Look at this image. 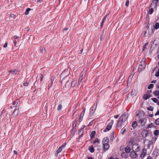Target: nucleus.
Returning a JSON list of instances; mask_svg holds the SVG:
<instances>
[{
	"mask_svg": "<svg viewBox=\"0 0 159 159\" xmlns=\"http://www.w3.org/2000/svg\"><path fill=\"white\" fill-rule=\"evenodd\" d=\"M146 64L145 63V60L143 59L140 62L138 68V71L139 72H142L144 70L145 68Z\"/></svg>",
	"mask_w": 159,
	"mask_h": 159,
	"instance_id": "nucleus-1",
	"label": "nucleus"
},
{
	"mask_svg": "<svg viewBox=\"0 0 159 159\" xmlns=\"http://www.w3.org/2000/svg\"><path fill=\"white\" fill-rule=\"evenodd\" d=\"M113 120H111L110 122L107 126L106 129L103 130L104 132H107L111 129L112 126L113 124Z\"/></svg>",
	"mask_w": 159,
	"mask_h": 159,
	"instance_id": "nucleus-2",
	"label": "nucleus"
},
{
	"mask_svg": "<svg viewBox=\"0 0 159 159\" xmlns=\"http://www.w3.org/2000/svg\"><path fill=\"white\" fill-rule=\"evenodd\" d=\"M128 114L126 112L123 113L120 117V118L122 119L125 122L128 118Z\"/></svg>",
	"mask_w": 159,
	"mask_h": 159,
	"instance_id": "nucleus-3",
	"label": "nucleus"
},
{
	"mask_svg": "<svg viewBox=\"0 0 159 159\" xmlns=\"http://www.w3.org/2000/svg\"><path fill=\"white\" fill-rule=\"evenodd\" d=\"M125 122V121L120 118L116 124V127H120L122 125L123 123Z\"/></svg>",
	"mask_w": 159,
	"mask_h": 159,
	"instance_id": "nucleus-4",
	"label": "nucleus"
},
{
	"mask_svg": "<svg viewBox=\"0 0 159 159\" xmlns=\"http://www.w3.org/2000/svg\"><path fill=\"white\" fill-rule=\"evenodd\" d=\"M142 136L144 138H146L148 134V131L147 130H144L141 133Z\"/></svg>",
	"mask_w": 159,
	"mask_h": 159,
	"instance_id": "nucleus-5",
	"label": "nucleus"
},
{
	"mask_svg": "<svg viewBox=\"0 0 159 159\" xmlns=\"http://www.w3.org/2000/svg\"><path fill=\"white\" fill-rule=\"evenodd\" d=\"M124 78V76L123 75V73H121L119 75L118 79H117L116 81V82H119V83H121L122 82V80H123Z\"/></svg>",
	"mask_w": 159,
	"mask_h": 159,
	"instance_id": "nucleus-6",
	"label": "nucleus"
},
{
	"mask_svg": "<svg viewBox=\"0 0 159 159\" xmlns=\"http://www.w3.org/2000/svg\"><path fill=\"white\" fill-rule=\"evenodd\" d=\"M85 111V108L84 107L83 108V111L82 112V113H81L79 119V121L80 122H81L83 118L84 114Z\"/></svg>",
	"mask_w": 159,
	"mask_h": 159,
	"instance_id": "nucleus-7",
	"label": "nucleus"
},
{
	"mask_svg": "<svg viewBox=\"0 0 159 159\" xmlns=\"http://www.w3.org/2000/svg\"><path fill=\"white\" fill-rule=\"evenodd\" d=\"M19 108L18 107H15V109H14V111L13 112L12 115L14 116H16L19 112Z\"/></svg>",
	"mask_w": 159,
	"mask_h": 159,
	"instance_id": "nucleus-8",
	"label": "nucleus"
},
{
	"mask_svg": "<svg viewBox=\"0 0 159 159\" xmlns=\"http://www.w3.org/2000/svg\"><path fill=\"white\" fill-rule=\"evenodd\" d=\"M147 119L146 118H143L142 119H140L139 120V122L140 123L142 126H143L145 125V123L146 122Z\"/></svg>",
	"mask_w": 159,
	"mask_h": 159,
	"instance_id": "nucleus-9",
	"label": "nucleus"
},
{
	"mask_svg": "<svg viewBox=\"0 0 159 159\" xmlns=\"http://www.w3.org/2000/svg\"><path fill=\"white\" fill-rule=\"evenodd\" d=\"M103 147L104 152H105L106 151L108 150L110 147V145L109 143L107 144H103Z\"/></svg>",
	"mask_w": 159,
	"mask_h": 159,
	"instance_id": "nucleus-10",
	"label": "nucleus"
},
{
	"mask_svg": "<svg viewBox=\"0 0 159 159\" xmlns=\"http://www.w3.org/2000/svg\"><path fill=\"white\" fill-rule=\"evenodd\" d=\"M96 107H95V105H93L90 111V115H93L94 114Z\"/></svg>",
	"mask_w": 159,
	"mask_h": 159,
	"instance_id": "nucleus-11",
	"label": "nucleus"
},
{
	"mask_svg": "<svg viewBox=\"0 0 159 159\" xmlns=\"http://www.w3.org/2000/svg\"><path fill=\"white\" fill-rule=\"evenodd\" d=\"M157 3L158 2H157L156 3V1L153 0L150 6V7L155 8L157 5Z\"/></svg>",
	"mask_w": 159,
	"mask_h": 159,
	"instance_id": "nucleus-12",
	"label": "nucleus"
},
{
	"mask_svg": "<svg viewBox=\"0 0 159 159\" xmlns=\"http://www.w3.org/2000/svg\"><path fill=\"white\" fill-rule=\"evenodd\" d=\"M84 77L83 72H82L80 75V77L79 78V80L78 82V85H79L80 83L83 80Z\"/></svg>",
	"mask_w": 159,
	"mask_h": 159,
	"instance_id": "nucleus-13",
	"label": "nucleus"
},
{
	"mask_svg": "<svg viewBox=\"0 0 159 159\" xmlns=\"http://www.w3.org/2000/svg\"><path fill=\"white\" fill-rule=\"evenodd\" d=\"M77 121V120H76L75 124V126H74V124H73V129L71 131V134H72L73 135H74L75 132V129H76L75 127L76 126Z\"/></svg>",
	"mask_w": 159,
	"mask_h": 159,
	"instance_id": "nucleus-14",
	"label": "nucleus"
},
{
	"mask_svg": "<svg viewBox=\"0 0 159 159\" xmlns=\"http://www.w3.org/2000/svg\"><path fill=\"white\" fill-rule=\"evenodd\" d=\"M130 156L133 158H135L137 157V155L134 151H132L130 152Z\"/></svg>",
	"mask_w": 159,
	"mask_h": 159,
	"instance_id": "nucleus-15",
	"label": "nucleus"
},
{
	"mask_svg": "<svg viewBox=\"0 0 159 159\" xmlns=\"http://www.w3.org/2000/svg\"><path fill=\"white\" fill-rule=\"evenodd\" d=\"M84 130H83V129L80 128L78 131V134L79 135V138H81L83 135Z\"/></svg>",
	"mask_w": 159,
	"mask_h": 159,
	"instance_id": "nucleus-16",
	"label": "nucleus"
},
{
	"mask_svg": "<svg viewBox=\"0 0 159 159\" xmlns=\"http://www.w3.org/2000/svg\"><path fill=\"white\" fill-rule=\"evenodd\" d=\"M109 139L108 137L104 138L102 141V143L103 144H107L109 143Z\"/></svg>",
	"mask_w": 159,
	"mask_h": 159,
	"instance_id": "nucleus-17",
	"label": "nucleus"
},
{
	"mask_svg": "<svg viewBox=\"0 0 159 159\" xmlns=\"http://www.w3.org/2000/svg\"><path fill=\"white\" fill-rule=\"evenodd\" d=\"M121 156L123 158H127L128 155L126 153V152H122L121 153Z\"/></svg>",
	"mask_w": 159,
	"mask_h": 159,
	"instance_id": "nucleus-18",
	"label": "nucleus"
},
{
	"mask_svg": "<svg viewBox=\"0 0 159 159\" xmlns=\"http://www.w3.org/2000/svg\"><path fill=\"white\" fill-rule=\"evenodd\" d=\"M146 150L145 149H143V152L140 154V156L141 158L144 157L146 154Z\"/></svg>",
	"mask_w": 159,
	"mask_h": 159,
	"instance_id": "nucleus-19",
	"label": "nucleus"
},
{
	"mask_svg": "<svg viewBox=\"0 0 159 159\" xmlns=\"http://www.w3.org/2000/svg\"><path fill=\"white\" fill-rule=\"evenodd\" d=\"M18 72V70L16 69L14 70H11L9 71V72H10L11 74H14V75L16 74Z\"/></svg>",
	"mask_w": 159,
	"mask_h": 159,
	"instance_id": "nucleus-20",
	"label": "nucleus"
},
{
	"mask_svg": "<svg viewBox=\"0 0 159 159\" xmlns=\"http://www.w3.org/2000/svg\"><path fill=\"white\" fill-rule=\"evenodd\" d=\"M88 149L92 153L94 152L95 151V149L92 145L89 146L88 148Z\"/></svg>",
	"mask_w": 159,
	"mask_h": 159,
	"instance_id": "nucleus-21",
	"label": "nucleus"
},
{
	"mask_svg": "<svg viewBox=\"0 0 159 159\" xmlns=\"http://www.w3.org/2000/svg\"><path fill=\"white\" fill-rule=\"evenodd\" d=\"M61 148L60 147H59V148L57 150V151H56L55 153V156L56 157H57L58 156V154L60 152H61Z\"/></svg>",
	"mask_w": 159,
	"mask_h": 159,
	"instance_id": "nucleus-22",
	"label": "nucleus"
},
{
	"mask_svg": "<svg viewBox=\"0 0 159 159\" xmlns=\"http://www.w3.org/2000/svg\"><path fill=\"white\" fill-rule=\"evenodd\" d=\"M125 152L127 153L130 152L131 149L130 147L129 146H126L125 149Z\"/></svg>",
	"mask_w": 159,
	"mask_h": 159,
	"instance_id": "nucleus-23",
	"label": "nucleus"
},
{
	"mask_svg": "<svg viewBox=\"0 0 159 159\" xmlns=\"http://www.w3.org/2000/svg\"><path fill=\"white\" fill-rule=\"evenodd\" d=\"M40 52L42 53H44L45 52V49L44 47L41 46L40 48Z\"/></svg>",
	"mask_w": 159,
	"mask_h": 159,
	"instance_id": "nucleus-24",
	"label": "nucleus"
},
{
	"mask_svg": "<svg viewBox=\"0 0 159 159\" xmlns=\"http://www.w3.org/2000/svg\"><path fill=\"white\" fill-rule=\"evenodd\" d=\"M96 134V132L95 131H93L91 132V135H90V138L91 139L93 138Z\"/></svg>",
	"mask_w": 159,
	"mask_h": 159,
	"instance_id": "nucleus-25",
	"label": "nucleus"
},
{
	"mask_svg": "<svg viewBox=\"0 0 159 159\" xmlns=\"http://www.w3.org/2000/svg\"><path fill=\"white\" fill-rule=\"evenodd\" d=\"M19 100L18 99L15 100L13 103V105L16 107L17 105Z\"/></svg>",
	"mask_w": 159,
	"mask_h": 159,
	"instance_id": "nucleus-26",
	"label": "nucleus"
},
{
	"mask_svg": "<svg viewBox=\"0 0 159 159\" xmlns=\"http://www.w3.org/2000/svg\"><path fill=\"white\" fill-rule=\"evenodd\" d=\"M115 132L113 131L112 133V134L110 137V140H112V141L114 139L115 137Z\"/></svg>",
	"mask_w": 159,
	"mask_h": 159,
	"instance_id": "nucleus-27",
	"label": "nucleus"
},
{
	"mask_svg": "<svg viewBox=\"0 0 159 159\" xmlns=\"http://www.w3.org/2000/svg\"><path fill=\"white\" fill-rule=\"evenodd\" d=\"M153 93L155 96H159V91L158 90H155Z\"/></svg>",
	"mask_w": 159,
	"mask_h": 159,
	"instance_id": "nucleus-28",
	"label": "nucleus"
},
{
	"mask_svg": "<svg viewBox=\"0 0 159 159\" xmlns=\"http://www.w3.org/2000/svg\"><path fill=\"white\" fill-rule=\"evenodd\" d=\"M154 28L155 29H157L159 28V23H156L155 25L154 26Z\"/></svg>",
	"mask_w": 159,
	"mask_h": 159,
	"instance_id": "nucleus-29",
	"label": "nucleus"
},
{
	"mask_svg": "<svg viewBox=\"0 0 159 159\" xmlns=\"http://www.w3.org/2000/svg\"><path fill=\"white\" fill-rule=\"evenodd\" d=\"M137 125V124L136 121H134L132 124V126L134 128H136Z\"/></svg>",
	"mask_w": 159,
	"mask_h": 159,
	"instance_id": "nucleus-30",
	"label": "nucleus"
},
{
	"mask_svg": "<svg viewBox=\"0 0 159 159\" xmlns=\"http://www.w3.org/2000/svg\"><path fill=\"white\" fill-rule=\"evenodd\" d=\"M76 83V81L75 80H74L72 81L71 84V86L72 87H73L75 85Z\"/></svg>",
	"mask_w": 159,
	"mask_h": 159,
	"instance_id": "nucleus-31",
	"label": "nucleus"
},
{
	"mask_svg": "<svg viewBox=\"0 0 159 159\" xmlns=\"http://www.w3.org/2000/svg\"><path fill=\"white\" fill-rule=\"evenodd\" d=\"M104 34L103 32L100 35V40L101 41H102L103 39H104Z\"/></svg>",
	"mask_w": 159,
	"mask_h": 159,
	"instance_id": "nucleus-32",
	"label": "nucleus"
},
{
	"mask_svg": "<svg viewBox=\"0 0 159 159\" xmlns=\"http://www.w3.org/2000/svg\"><path fill=\"white\" fill-rule=\"evenodd\" d=\"M54 79L55 77L54 76H51V79L49 81L51 82L52 84H53L54 82V83H55V82H54Z\"/></svg>",
	"mask_w": 159,
	"mask_h": 159,
	"instance_id": "nucleus-33",
	"label": "nucleus"
},
{
	"mask_svg": "<svg viewBox=\"0 0 159 159\" xmlns=\"http://www.w3.org/2000/svg\"><path fill=\"white\" fill-rule=\"evenodd\" d=\"M143 98L145 100H146L147 99L149 98V97L147 94H145L143 97Z\"/></svg>",
	"mask_w": 159,
	"mask_h": 159,
	"instance_id": "nucleus-34",
	"label": "nucleus"
},
{
	"mask_svg": "<svg viewBox=\"0 0 159 159\" xmlns=\"http://www.w3.org/2000/svg\"><path fill=\"white\" fill-rule=\"evenodd\" d=\"M97 143L98 144H99L100 143V142L99 140V139L97 138H96L95 140H94L93 141V143L95 144Z\"/></svg>",
	"mask_w": 159,
	"mask_h": 159,
	"instance_id": "nucleus-35",
	"label": "nucleus"
},
{
	"mask_svg": "<svg viewBox=\"0 0 159 159\" xmlns=\"http://www.w3.org/2000/svg\"><path fill=\"white\" fill-rule=\"evenodd\" d=\"M31 10V9L30 8H27L25 12V14L26 15H28L29 13V12Z\"/></svg>",
	"mask_w": 159,
	"mask_h": 159,
	"instance_id": "nucleus-36",
	"label": "nucleus"
},
{
	"mask_svg": "<svg viewBox=\"0 0 159 159\" xmlns=\"http://www.w3.org/2000/svg\"><path fill=\"white\" fill-rule=\"evenodd\" d=\"M154 134L156 136H157L159 135V130H156L154 133Z\"/></svg>",
	"mask_w": 159,
	"mask_h": 159,
	"instance_id": "nucleus-37",
	"label": "nucleus"
},
{
	"mask_svg": "<svg viewBox=\"0 0 159 159\" xmlns=\"http://www.w3.org/2000/svg\"><path fill=\"white\" fill-rule=\"evenodd\" d=\"M131 95L134 96V95H136V91L135 89L132 90L131 92Z\"/></svg>",
	"mask_w": 159,
	"mask_h": 159,
	"instance_id": "nucleus-38",
	"label": "nucleus"
},
{
	"mask_svg": "<svg viewBox=\"0 0 159 159\" xmlns=\"http://www.w3.org/2000/svg\"><path fill=\"white\" fill-rule=\"evenodd\" d=\"M48 89H49L50 88H51V86H52L53 84H52L51 82H50L49 81H48Z\"/></svg>",
	"mask_w": 159,
	"mask_h": 159,
	"instance_id": "nucleus-39",
	"label": "nucleus"
},
{
	"mask_svg": "<svg viewBox=\"0 0 159 159\" xmlns=\"http://www.w3.org/2000/svg\"><path fill=\"white\" fill-rule=\"evenodd\" d=\"M153 9L152 8H151L149 10L148 13L150 14H152L153 13Z\"/></svg>",
	"mask_w": 159,
	"mask_h": 159,
	"instance_id": "nucleus-40",
	"label": "nucleus"
},
{
	"mask_svg": "<svg viewBox=\"0 0 159 159\" xmlns=\"http://www.w3.org/2000/svg\"><path fill=\"white\" fill-rule=\"evenodd\" d=\"M62 108V105L61 104H59L58 107L57 109L58 111L61 110Z\"/></svg>",
	"mask_w": 159,
	"mask_h": 159,
	"instance_id": "nucleus-41",
	"label": "nucleus"
},
{
	"mask_svg": "<svg viewBox=\"0 0 159 159\" xmlns=\"http://www.w3.org/2000/svg\"><path fill=\"white\" fill-rule=\"evenodd\" d=\"M151 100L155 103L157 102L158 99L156 98H151Z\"/></svg>",
	"mask_w": 159,
	"mask_h": 159,
	"instance_id": "nucleus-42",
	"label": "nucleus"
},
{
	"mask_svg": "<svg viewBox=\"0 0 159 159\" xmlns=\"http://www.w3.org/2000/svg\"><path fill=\"white\" fill-rule=\"evenodd\" d=\"M154 85L153 84H150L148 86V89H152L153 88Z\"/></svg>",
	"mask_w": 159,
	"mask_h": 159,
	"instance_id": "nucleus-43",
	"label": "nucleus"
},
{
	"mask_svg": "<svg viewBox=\"0 0 159 159\" xmlns=\"http://www.w3.org/2000/svg\"><path fill=\"white\" fill-rule=\"evenodd\" d=\"M147 109L149 111H152L153 110V107L151 106H150L148 107Z\"/></svg>",
	"mask_w": 159,
	"mask_h": 159,
	"instance_id": "nucleus-44",
	"label": "nucleus"
},
{
	"mask_svg": "<svg viewBox=\"0 0 159 159\" xmlns=\"http://www.w3.org/2000/svg\"><path fill=\"white\" fill-rule=\"evenodd\" d=\"M155 123L156 125H159V118L157 119L155 122Z\"/></svg>",
	"mask_w": 159,
	"mask_h": 159,
	"instance_id": "nucleus-45",
	"label": "nucleus"
},
{
	"mask_svg": "<svg viewBox=\"0 0 159 159\" xmlns=\"http://www.w3.org/2000/svg\"><path fill=\"white\" fill-rule=\"evenodd\" d=\"M135 145L137 147L136 149H135L136 151H139V146L137 144H135L134 145V146Z\"/></svg>",
	"mask_w": 159,
	"mask_h": 159,
	"instance_id": "nucleus-46",
	"label": "nucleus"
},
{
	"mask_svg": "<svg viewBox=\"0 0 159 159\" xmlns=\"http://www.w3.org/2000/svg\"><path fill=\"white\" fill-rule=\"evenodd\" d=\"M66 142L64 143L61 146H60V147L61 148H64L66 146Z\"/></svg>",
	"mask_w": 159,
	"mask_h": 159,
	"instance_id": "nucleus-47",
	"label": "nucleus"
},
{
	"mask_svg": "<svg viewBox=\"0 0 159 159\" xmlns=\"http://www.w3.org/2000/svg\"><path fill=\"white\" fill-rule=\"evenodd\" d=\"M126 131V129L125 128V127H124L123 129H122V134H123Z\"/></svg>",
	"mask_w": 159,
	"mask_h": 159,
	"instance_id": "nucleus-48",
	"label": "nucleus"
},
{
	"mask_svg": "<svg viewBox=\"0 0 159 159\" xmlns=\"http://www.w3.org/2000/svg\"><path fill=\"white\" fill-rule=\"evenodd\" d=\"M148 44V43H146L143 46V50L144 51L145 50V49L146 48V45H147Z\"/></svg>",
	"mask_w": 159,
	"mask_h": 159,
	"instance_id": "nucleus-49",
	"label": "nucleus"
},
{
	"mask_svg": "<svg viewBox=\"0 0 159 159\" xmlns=\"http://www.w3.org/2000/svg\"><path fill=\"white\" fill-rule=\"evenodd\" d=\"M133 142H134V141L133 139H130L129 141V145H132Z\"/></svg>",
	"mask_w": 159,
	"mask_h": 159,
	"instance_id": "nucleus-50",
	"label": "nucleus"
},
{
	"mask_svg": "<svg viewBox=\"0 0 159 159\" xmlns=\"http://www.w3.org/2000/svg\"><path fill=\"white\" fill-rule=\"evenodd\" d=\"M129 0H127L126 3H125V5L126 7H128V6L129 5Z\"/></svg>",
	"mask_w": 159,
	"mask_h": 159,
	"instance_id": "nucleus-51",
	"label": "nucleus"
},
{
	"mask_svg": "<svg viewBox=\"0 0 159 159\" xmlns=\"http://www.w3.org/2000/svg\"><path fill=\"white\" fill-rule=\"evenodd\" d=\"M104 21H104V20H102V22L101 24V28H102L103 27V24H104Z\"/></svg>",
	"mask_w": 159,
	"mask_h": 159,
	"instance_id": "nucleus-52",
	"label": "nucleus"
},
{
	"mask_svg": "<svg viewBox=\"0 0 159 159\" xmlns=\"http://www.w3.org/2000/svg\"><path fill=\"white\" fill-rule=\"evenodd\" d=\"M155 76L157 77L159 76V71L158 70L156 72Z\"/></svg>",
	"mask_w": 159,
	"mask_h": 159,
	"instance_id": "nucleus-53",
	"label": "nucleus"
},
{
	"mask_svg": "<svg viewBox=\"0 0 159 159\" xmlns=\"http://www.w3.org/2000/svg\"><path fill=\"white\" fill-rule=\"evenodd\" d=\"M23 84L25 86H27L28 85V84L27 82H26L24 83Z\"/></svg>",
	"mask_w": 159,
	"mask_h": 159,
	"instance_id": "nucleus-54",
	"label": "nucleus"
},
{
	"mask_svg": "<svg viewBox=\"0 0 159 159\" xmlns=\"http://www.w3.org/2000/svg\"><path fill=\"white\" fill-rule=\"evenodd\" d=\"M108 15V14H107L105 16V17H104L103 19V20H104V21H105L106 20V18H107V15Z\"/></svg>",
	"mask_w": 159,
	"mask_h": 159,
	"instance_id": "nucleus-55",
	"label": "nucleus"
},
{
	"mask_svg": "<svg viewBox=\"0 0 159 159\" xmlns=\"http://www.w3.org/2000/svg\"><path fill=\"white\" fill-rule=\"evenodd\" d=\"M93 121L90 122L89 123L88 125V126H91L93 124Z\"/></svg>",
	"mask_w": 159,
	"mask_h": 159,
	"instance_id": "nucleus-56",
	"label": "nucleus"
},
{
	"mask_svg": "<svg viewBox=\"0 0 159 159\" xmlns=\"http://www.w3.org/2000/svg\"><path fill=\"white\" fill-rule=\"evenodd\" d=\"M7 42H6L5 44H4L3 46L4 48H6L7 47Z\"/></svg>",
	"mask_w": 159,
	"mask_h": 159,
	"instance_id": "nucleus-57",
	"label": "nucleus"
},
{
	"mask_svg": "<svg viewBox=\"0 0 159 159\" xmlns=\"http://www.w3.org/2000/svg\"><path fill=\"white\" fill-rule=\"evenodd\" d=\"M152 123H151V124H148V128H151V126H152Z\"/></svg>",
	"mask_w": 159,
	"mask_h": 159,
	"instance_id": "nucleus-58",
	"label": "nucleus"
},
{
	"mask_svg": "<svg viewBox=\"0 0 159 159\" xmlns=\"http://www.w3.org/2000/svg\"><path fill=\"white\" fill-rule=\"evenodd\" d=\"M157 115H159V110H158L157 112L155 114V116Z\"/></svg>",
	"mask_w": 159,
	"mask_h": 159,
	"instance_id": "nucleus-59",
	"label": "nucleus"
},
{
	"mask_svg": "<svg viewBox=\"0 0 159 159\" xmlns=\"http://www.w3.org/2000/svg\"><path fill=\"white\" fill-rule=\"evenodd\" d=\"M14 46L15 47H16V40H15L14 41Z\"/></svg>",
	"mask_w": 159,
	"mask_h": 159,
	"instance_id": "nucleus-60",
	"label": "nucleus"
},
{
	"mask_svg": "<svg viewBox=\"0 0 159 159\" xmlns=\"http://www.w3.org/2000/svg\"><path fill=\"white\" fill-rule=\"evenodd\" d=\"M147 33V30L144 31L143 32L144 35H146V34Z\"/></svg>",
	"mask_w": 159,
	"mask_h": 159,
	"instance_id": "nucleus-61",
	"label": "nucleus"
},
{
	"mask_svg": "<svg viewBox=\"0 0 159 159\" xmlns=\"http://www.w3.org/2000/svg\"><path fill=\"white\" fill-rule=\"evenodd\" d=\"M43 78V75H42V74H41V77L40 80V81L41 82L42 81Z\"/></svg>",
	"mask_w": 159,
	"mask_h": 159,
	"instance_id": "nucleus-62",
	"label": "nucleus"
},
{
	"mask_svg": "<svg viewBox=\"0 0 159 159\" xmlns=\"http://www.w3.org/2000/svg\"><path fill=\"white\" fill-rule=\"evenodd\" d=\"M43 1V0H38L37 1V3H39V2H41Z\"/></svg>",
	"mask_w": 159,
	"mask_h": 159,
	"instance_id": "nucleus-63",
	"label": "nucleus"
},
{
	"mask_svg": "<svg viewBox=\"0 0 159 159\" xmlns=\"http://www.w3.org/2000/svg\"><path fill=\"white\" fill-rule=\"evenodd\" d=\"M119 115H116L115 116H114V117L116 119H117L118 117H119Z\"/></svg>",
	"mask_w": 159,
	"mask_h": 159,
	"instance_id": "nucleus-64",
	"label": "nucleus"
}]
</instances>
